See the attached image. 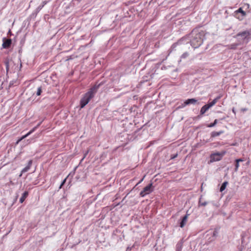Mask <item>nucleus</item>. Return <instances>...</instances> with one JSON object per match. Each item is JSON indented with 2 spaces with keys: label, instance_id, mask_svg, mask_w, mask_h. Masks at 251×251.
Wrapping results in <instances>:
<instances>
[{
  "label": "nucleus",
  "instance_id": "1",
  "mask_svg": "<svg viewBox=\"0 0 251 251\" xmlns=\"http://www.w3.org/2000/svg\"><path fill=\"white\" fill-rule=\"evenodd\" d=\"M204 35V31L200 28H195L187 37L182 38L177 43L174 44L172 48H175L177 45H181L183 41L188 39L190 40L191 45L193 48H198L202 44Z\"/></svg>",
  "mask_w": 251,
  "mask_h": 251
},
{
  "label": "nucleus",
  "instance_id": "2",
  "mask_svg": "<svg viewBox=\"0 0 251 251\" xmlns=\"http://www.w3.org/2000/svg\"><path fill=\"white\" fill-rule=\"evenodd\" d=\"M99 85H95L89 91L85 93L80 100V107L83 108L88 103L90 100L94 97L95 93L97 92Z\"/></svg>",
  "mask_w": 251,
  "mask_h": 251
},
{
  "label": "nucleus",
  "instance_id": "3",
  "mask_svg": "<svg viewBox=\"0 0 251 251\" xmlns=\"http://www.w3.org/2000/svg\"><path fill=\"white\" fill-rule=\"evenodd\" d=\"M251 34V33L249 31L245 30L239 32L234 37L237 39L239 44L242 45L249 42Z\"/></svg>",
  "mask_w": 251,
  "mask_h": 251
},
{
  "label": "nucleus",
  "instance_id": "4",
  "mask_svg": "<svg viewBox=\"0 0 251 251\" xmlns=\"http://www.w3.org/2000/svg\"><path fill=\"white\" fill-rule=\"evenodd\" d=\"M221 98V96H218L214 99L211 102L203 106L200 111L201 115L204 114L210 107L214 105L218 100Z\"/></svg>",
  "mask_w": 251,
  "mask_h": 251
},
{
  "label": "nucleus",
  "instance_id": "5",
  "mask_svg": "<svg viewBox=\"0 0 251 251\" xmlns=\"http://www.w3.org/2000/svg\"><path fill=\"white\" fill-rule=\"evenodd\" d=\"M226 153V151H223L220 152H216L211 154V161H218L222 159L224 155Z\"/></svg>",
  "mask_w": 251,
  "mask_h": 251
},
{
  "label": "nucleus",
  "instance_id": "6",
  "mask_svg": "<svg viewBox=\"0 0 251 251\" xmlns=\"http://www.w3.org/2000/svg\"><path fill=\"white\" fill-rule=\"evenodd\" d=\"M153 190L152 184L151 183L146 186L143 190L140 193V196L142 197H145L146 195L150 194Z\"/></svg>",
  "mask_w": 251,
  "mask_h": 251
},
{
  "label": "nucleus",
  "instance_id": "7",
  "mask_svg": "<svg viewBox=\"0 0 251 251\" xmlns=\"http://www.w3.org/2000/svg\"><path fill=\"white\" fill-rule=\"evenodd\" d=\"M11 40L10 39H3L2 47L4 49L8 48L11 44Z\"/></svg>",
  "mask_w": 251,
  "mask_h": 251
},
{
  "label": "nucleus",
  "instance_id": "8",
  "mask_svg": "<svg viewBox=\"0 0 251 251\" xmlns=\"http://www.w3.org/2000/svg\"><path fill=\"white\" fill-rule=\"evenodd\" d=\"M41 123H40L39 124H38L37 125V126L35 127H34V128H33L32 129H31L30 131H29L26 134H25V135L22 136L18 141H17V143L21 141V140H22L23 139L25 138L26 137H27L28 135H29L30 134H31L33 132H34L35 129L40 125Z\"/></svg>",
  "mask_w": 251,
  "mask_h": 251
},
{
  "label": "nucleus",
  "instance_id": "9",
  "mask_svg": "<svg viewBox=\"0 0 251 251\" xmlns=\"http://www.w3.org/2000/svg\"><path fill=\"white\" fill-rule=\"evenodd\" d=\"M197 101V100L195 99H189L186 100L183 103V106H185L186 105L190 104H195Z\"/></svg>",
  "mask_w": 251,
  "mask_h": 251
},
{
  "label": "nucleus",
  "instance_id": "10",
  "mask_svg": "<svg viewBox=\"0 0 251 251\" xmlns=\"http://www.w3.org/2000/svg\"><path fill=\"white\" fill-rule=\"evenodd\" d=\"M32 164V160H29L28 162L27 165L22 170V172H21L22 174L25 173L27 172L30 168Z\"/></svg>",
  "mask_w": 251,
  "mask_h": 251
},
{
  "label": "nucleus",
  "instance_id": "11",
  "mask_svg": "<svg viewBox=\"0 0 251 251\" xmlns=\"http://www.w3.org/2000/svg\"><path fill=\"white\" fill-rule=\"evenodd\" d=\"M188 218V215H185L182 219V220L180 223V226L181 227H184V226L185 225Z\"/></svg>",
  "mask_w": 251,
  "mask_h": 251
},
{
  "label": "nucleus",
  "instance_id": "12",
  "mask_svg": "<svg viewBox=\"0 0 251 251\" xmlns=\"http://www.w3.org/2000/svg\"><path fill=\"white\" fill-rule=\"evenodd\" d=\"M28 195V192L27 191H25L22 195V196L20 199V203H23L25 199L27 198V197Z\"/></svg>",
  "mask_w": 251,
  "mask_h": 251
},
{
  "label": "nucleus",
  "instance_id": "13",
  "mask_svg": "<svg viewBox=\"0 0 251 251\" xmlns=\"http://www.w3.org/2000/svg\"><path fill=\"white\" fill-rule=\"evenodd\" d=\"M183 246V242L180 241L177 243L176 246V251H181Z\"/></svg>",
  "mask_w": 251,
  "mask_h": 251
},
{
  "label": "nucleus",
  "instance_id": "14",
  "mask_svg": "<svg viewBox=\"0 0 251 251\" xmlns=\"http://www.w3.org/2000/svg\"><path fill=\"white\" fill-rule=\"evenodd\" d=\"M223 133V131H220L219 132L213 131L211 133V137L212 138L215 137L216 136H218L220 135Z\"/></svg>",
  "mask_w": 251,
  "mask_h": 251
},
{
  "label": "nucleus",
  "instance_id": "15",
  "mask_svg": "<svg viewBox=\"0 0 251 251\" xmlns=\"http://www.w3.org/2000/svg\"><path fill=\"white\" fill-rule=\"evenodd\" d=\"M227 184L228 182L227 181H225L222 184V186L220 187V192H223L226 189Z\"/></svg>",
  "mask_w": 251,
  "mask_h": 251
},
{
  "label": "nucleus",
  "instance_id": "16",
  "mask_svg": "<svg viewBox=\"0 0 251 251\" xmlns=\"http://www.w3.org/2000/svg\"><path fill=\"white\" fill-rule=\"evenodd\" d=\"M10 62V60L8 58H6L4 61V63L6 66V72H8L9 70V64Z\"/></svg>",
  "mask_w": 251,
  "mask_h": 251
},
{
  "label": "nucleus",
  "instance_id": "17",
  "mask_svg": "<svg viewBox=\"0 0 251 251\" xmlns=\"http://www.w3.org/2000/svg\"><path fill=\"white\" fill-rule=\"evenodd\" d=\"M207 204V202L205 201H202V198H200L199 201V206H205Z\"/></svg>",
  "mask_w": 251,
  "mask_h": 251
},
{
  "label": "nucleus",
  "instance_id": "18",
  "mask_svg": "<svg viewBox=\"0 0 251 251\" xmlns=\"http://www.w3.org/2000/svg\"><path fill=\"white\" fill-rule=\"evenodd\" d=\"M239 45H241L239 44L238 42L237 43L232 44L230 45V49L235 50L237 48V47Z\"/></svg>",
  "mask_w": 251,
  "mask_h": 251
},
{
  "label": "nucleus",
  "instance_id": "19",
  "mask_svg": "<svg viewBox=\"0 0 251 251\" xmlns=\"http://www.w3.org/2000/svg\"><path fill=\"white\" fill-rule=\"evenodd\" d=\"M236 12H237V13H241L242 14V15H243V16H246V12H245V11H244V10H243L242 8H241V7H240V8H239V9L236 11Z\"/></svg>",
  "mask_w": 251,
  "mask_h": 251
},
{
  "label": "nucleus",
  "instance_id": "20",
  "mask_svg": "<svg viewBox=\"0 0 251 251\" xmlns=\"http://www.w3.org/2000/svg\"><path fill=\"white\" fill-rule=\"evenodd\" d=\"M217 123H218V120L217 119H215L213 123L208 125L207 126L208 127H213L217 124Z\"/></svg>",
  "mask_w": 251,
  "mask_h": 251
},
{
  "label": "nucleus",
  "instance_id": "21",
  "mask_svg": "<svg viewBox=\"0 0 251 251\" xmlns=\"http://www.w3.org/2000/svg\"><path fill=\"white\" fill-rule=\"evenodd\" d=\"M46 3H47V2H46V1H43V2H42V5H39V6L37 7V10L38 11H40V10H41V9H42L44 6V5H45V4H46Z\"/></svg>",
  "mask_w": 251,
  "mask_h": 251
},
{
  "label": "nucleus",
  "instance_id": "22",
  "mask_svg": "<svg viewBox=\"0 0 251 251\" xmlns=\"http://www.w3.org/2000/svg\"><path fill=\"white\" fill-rule=\"evenodd\" d=\"M189 56V53L187 52H184L181 56V59H185Z\"/></svg>",
  "mask_w": 251,
  "mask_h": 251
},
{
  "label": "nucleus",
  "instance_id": "23",
  "mask_svg": "<svg viewBox=\"0 0 251 251\" xmlns=\"http://www.w3.org/2000/svg\"><path fill=\"white\" fill-rule=\"evenodd\" d=\"M41 92H42L41 87H39L38 88L37 92H36L37 96H40L41 95Z\"/></svg>",
  "mask_w": 251,
  "mask_h": 251
},
{
  "label": "nucleus",
  "instance_id": "24",
  "mask_svg": "<svg viewBox=\"0 0 251 251\" xmlns=\"http://www.w3.org/2000/svg\"><path fill=\"white\" fill-rule=\"evenodd\" d=\"M66 178L65 179H64L63 180V181L62 182V183H61V184L59 186V189H61L62 188V187L64 185L65 183L66 182Z\"/></svg>",
  "mask_w": 251,
  "mask_h": 251
},
{
  "label": "nucleus",
  "instance_id": "25",
  "mask_svg": "<svg viewBox=\"0 0 251 251\" xmlns=\"http://www.w3.org/2000/svg\"><path fill=\"white\" fill-rule=\"evenodd\" d=\"M239 163H238V162H236V164H235V171H237L238 169V168H239Z\"/></svg>",
  "mask_w": 251,
  "mask_h": 251
},
{
  "label": "nucleus",
  "instance_id": "26",
  "mask_svg": "<svg viewBox=\"0 0 251 251\" xmlns=\"http://www.w3.org/2000/svg\"><path fill=\"white\" fill-rule=\"evenodd\" d=\"M134 245L131 247H128L126 249V251H131Z\"/></svg>",
  "mask_w": 251,
  "mask_h": 251
},
{
  "label": "nucleus",
  "instance_id": "27",
  "mask_svg": "<svg viewBox=\"0 0 251 251\" xmlns=\"http://www.w3.org/2000/svg\"><path fill=\"white\" fill-rule=\"evenodd\" d=\"M243 161V160L242 159H238L236 160V162L239 163V162H242Z\"/></svg>",
  "mask_w": 251,
  "mask_h": 251
},
{
  "label": "nucleus",
  "instance_id": "28",
  "mask_svg": "<svg viewBox=\"0 0 251 251\" xmlns=\"http://www.w3.org/2000/svg\"><path fill=\"white\" fill-rule=\"evenodd\" d=\"M145 177V176H144V177L142 178V179H141L139 181V182L137 184V185H138V184H139L140 183H141V182L143 180V179H144Z\"/></svg>",
  "mask_w": 251,
  "mask_h": 251
},
{
  "label": "nucleus",
  "instance_id": "29",
  "mask_svg": "<svg viewBox=\"0 0 251 251\" xmlns=\"http://www.w3.org/2000/svg\"><path fill=\"white\" fill-rule=\"evenodd\" d=\"M177 156V154H176L175 155H174L173 157H171L172 159H174L175 158H176V156Z\"/></svg>",
  "mask_w": 251,
  "mask_h": 251
},
{
  "label": "nucleus",
  "instance_id": "30",
  "mask_svg": "<svg viewBox=\"0 0 251 251\" xmlns=\"http://www.w3.org/2000/svg\"><path fill=\"white\" fill-rule=\"evenodd\" d=\"M232 111L233 113H234V114H236L235 109V108H232Z\"/></svg>",
  "mask_w": 251,
  "mask_h": 251
},
{
  "label": "nucleus",
  "instance_id": "31",
  "mask_svg": "<svg viewBox=\"0 0 251 251\" xmlns=\"http://www.w3.org/2000/svg\"><path fill=\"white\" fill-rule=\"evenodd\" d=\"M217 232L215 231L213 232V236H215L216 235Z\"/></svg>",
  "mask_w": 251,
  "mask_h": 251
},
{
  "label": "nucleus",
  "instance_id": "32",
  "mask_svg": "<svg viewBox=\"0 0 251 251\" xmlns=\"http://www.w3.org/2000/svg\"><path fill=\"white\" fill-rule=\"evenodd\" d=\"M184 107V106H183V104H182V105H181V106H179L178 107V108H183V107Z\"/></svg>",
  "mask_w": 251,
  "mask_h": 251
},
{
  "label": "nucleus",
  "instance_id": "33",
  "mask_svg": "<svg viewBox=\"0 0 251 251\" xmlns=\"http://www.w3.org/2000/svg\"><path fill=\"white\" fill-rule=\"evenodd\" d=\"M87 153H88V151H87V152L85 154L84 156L83 157V158H82V159H83V158H84V157H85V156H86V154H87Z\"/></svg>",
  "mask_w": 251,
  "mask_h": 251
},
{
  "label": "nucleus",
  "instance_id": "34",
  "mask_svg": "<svg viewBox=\"0 0 251 251\" xmlns=\"http://www.w3.org/2000/svg\"><path fill=\"white\" fill-rule=\"evenodd\" d=\"M240 251H242L241 250Z\"/></svg>",
  "mask_w": 251,
  "mask_h": 251
}]
</instances>
